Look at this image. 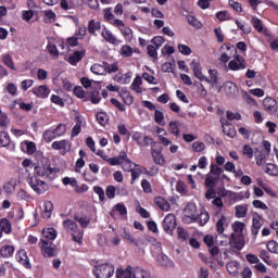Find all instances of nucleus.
I'll return each mask as SVG.
<instances>
[{
    "mask_svg": "<svg viewBox=\"0 0 278 278\" xmlns=\"http://www.w3.org/2000/svg\"><path fill=\"white\" fill-rule=\"evenodd\" d=\"M243 155H247L249 157V160H251V157H253V148H251V146L247 144L243 147Z\"/></svg>",
    "mask_w": 278,
    "mask_h": 278,
    "instance_id": "nucleus-64",
    "label": "nucleus"
},
{
    "mask_svg": "<svg viewBox=\"0 0 278 278\" xmlns=\"http://www.w3.org/2000/svg\"><path fill=\"white\" fill-rule=\"evenodd\" d=\"M192 149L197 153H201V151L205 150V143H203L201 141H195V142L192 143Z\"/></svg>",
    "mask_w": 278,
    "mask_h": 278,
    "instance_id": "nucleus-54",
    "label": "nucleus"
},
{
    "mask_svg": "<svg viewBox=\"0 0 278 278\" xmlns=\"http://www.w3.org/2000/svg\"><path fill=\"white\" fill-rule=\"evenodd\" d=\"M119 164L122 165L123 170H125L126 173H131L134 170V166H138L136 165V163H132L129 159L126 161H121Z\"/></svg>",
    "mask_w": 278,
    "mask_h": 278,
    "instance_id": "nucleus-29",
    "label": "nucleus"
},
{
    "mask_svg": "<svg viewBox=\"0 0 278 278\" xmlns=\"http://www.w3.org/2000/svg\"><path fill=\"white\" fill-rule=\"evenodd\" d=\"M216 17L218 21H229L231 18V15L227 11H222L216 14Z\"/></svg>",
    "mask_w": 278,
    "mask_h": 278,
    "instance_id": "nucleus-59",
    "label": "nucleus"
},
{
    "mask_svg": "<svg viewBox=\"0 0 278 278\" xmlns=\"http://www.w3.org/2000/svg\"><path fill=\"white\" fill-rule=\"evenodd\" d=\"M104 71H106V73H117L118 71V63H113V64H105L104 66Z\"/></svg>",
    "mask_w": 278,
    "mask_h": 278,
    "instance_id": "nucleus-57",
    "label": "nucleus"
},
{
    "mask_svg": "<svg viewBox=\"0 0 278 278\" xmlns=\"http://www.w3.org/2000/svg\"><path fill=\"white\" fill-rule=\"evenodd\" d=\"M208 175H213L215 177H219L220 178V175H223V168L219 167L218 165L212 163L211 167H210Z\"/></svg>",
    "mask_w": 278,
    "mask_h": 278,
    "instance_id": "nucleus-36",
    "label": "nucleus"
},
{
    "mask_svg": "<svg viewBox=\"0 0 278 278\" xmlns=\"http://www.w3.org/2000/svg\"><path fill=\"white\" fill-rule=\"evenodd\" d=\"M198 223L200 227H204V225H207V223H210V213H207L206 211L201 212L198 216Z\"/></svg>",
    "mask_w": 278,
    "mask_h": 278,
    "instance_id": "nucleus-28",
    "label": "nucleus"
},
{
    "mask_svg": "<svg viewBox=\"0 0 278 278\" xmlns=\"http://www.w3.org/2000/svg\"><path fill=\"white\" fill-rule=\"evenodd\" d=\"M54 134L56 137L64 136V134H66V125L59 124L54 129Z\"/></svg>",
    "mask_w": 278,
    "mask_h": 278,
    "instance_id": "nucleus-51",
    "label": "nucleus"
},
{
    "mask_svg": "<svg viewBox=\"0 0 278 278\" xmlns=\"http://www.w3.org/2000/svg\"><path fill=\"white\" fill-rule=\"evenodd\" d=\"M99 29H101V22H94V20L89 21V24H88L89 34H96V31H99Z\"/></svg>",
    "mask_w": 278,
    "mask_h": 278,
    "instance_id": "nucleus-33",
    "label": "nucleus"
},
{
    "mask_svg": "<svg viewBox=\"0 0 278 278\" xmlns=\"http://www.w3.org/2000/svg\"><path fill=\"white\" fill-rule=\"evenodd\" d=\"M134 267L128 266L126 269H117L116 270V278H134Z\"/></svg>",
    "mask_w": 278,
    "mask_h": 278,
    "instance_id": "nucleus-24",
    "label": "nucleus"
},
{
    "mask_svg": "<svg viewBox=\"0 0 278 278\" xmlns=\"http://www.w3.org/2000/svg\"><path fill=\"white\" fill-rule=\"evenodd\" d=\"M47 50L50 53V55H53V58L60 56V51H58V47H55V45L49 43L47 46Z\"/></svg>",
    "mask_w": 278,
    "mask_h": 278,
    "instance_id": "nucleus-49",
    "label": "nucleus"
},
{
    "mask_svg": "<svg viewBox=\"0 0 278 278\" xmlns=\"http://www.w3.org/2000/svg\"><path fill=\"white\" fill-rule=\"evenodd\" d=\"M154 122L157 123V125H165L164 113L162 111H159V110L154 111Z\"/></svg>",
    "mask_w": 278,
    "mask_h": 278,
    "instance_id": "nucleus-44",
    "label": "nucleus"
},
{
    "mask_svg": "<svg viewBox=\"0 0 278 278\" xmlns=\"http://www.w3.org/2000/svg\"><path fill=\"white\" fill-rule=\"evenodd\" d=\"M178 51H180L182 55H190L192 53L190 47L186 45H178Z\"/></svg>",
    "mask_w": 278,
    "mask_h": 278,
    "instance_id": "nucleus-63",
    "label": "nucleus"
},
{
    "mask_svg": "<svg viewBox=\"0 0 278 278\" xmlns=\"http://www.w3.org/2000/svg\"><path fill=\"white\" fill-rule=\"evenodd\" d=\"M122 238H124V240H127V242H130V244H134L136 240V238H134V236H131L125 228L122 230Z\"/></svg>",
    "mask_w": 278,
    "mask_h": 278,
    "instance_id": "nucleus-53",
    "label": "nucleus"
},
{
    "mask_svg": "<svg viewBox=\"0 0 278 278\" xmlns=\"http://www.w3.org/2000/svg\"><path fill=\"white\" fill-rule=\"evenodd\" d=\"M106 197L108 199H114L116 197V187L110 185L106 188Z\"/></svg>",
    "mask_w": 278,
    "mask_h": 278,
    "instance_id": "nucleus-60",
    "label": "nucleus"
},
{
    "mask_svg": "<svg viewBox=\"0 0 278 278\" xmlns=\"http://www.w3.org/2000/svg\"><path fill=\"white\" fill-rule=\"evenodd\" d=\"M2 62L5 64V66H8V68L14 71V61L10 54H2Z\"/></svg>",
    "mask_w": 278,
    "mask_h": 278,
    "instance_id": "nucleus-40",
    "label": "nucleus"
},
{
    "mask_svg": "<svg viewBox=\"0 0 278 278\" xmlns=\"http://www.w3.org/2000/svg\"><path fill=\"white\" fill-rule=\"evenodd\" d=\"M156 261L160 266H165V268L173 266V261L164 253L159 254Z\"/></svg>",
    "mask_w": 278,
    "mask_h": 278,
    "instance_id": "nucleus-22",
    "label": "nucleus"
},
{
    "mask_svg": "<svg viewBox=\"0 0 278 278\" xmlns=\"http://www.w3.org/2000/svg\"><path fill=\"white\" fill-rule=\"evenodd\" d=\"M96 278H110L114 275V265L111 263H104L98 265L93 269Z\"/></svg>",
    "mask_w": 278,
    "mask_h": 278,
    "instance_id": "nucleus-4",
    "label": "nucleus"
},
{
    "mask_svg": "<svg viewBox=\"0 0 278 278\" xmlns=\"http://www.w3.org/2000/svg\"><path fill=\"white\" fill-rule=\"evenodd\" d=\"M224 92L227 94V97H238V86L236 83L226 81L224 84Z\"/></svg>",
    "mask_w": 278,
    "mask_h": 278,
    "instance_id": "nucleus-11",
    "label": "nucleus"
},
{
    "mask_svg": "<svg viewBox=\"0 0 278 278\" xmlns=\"http://www.w3.org/2000/svg\"><path fill=\"white\" fill-rule=\"evenodd\" d=\"M177 227V218L173 214H168L165 216L163 220V228L166 233H169V236L173 235V231H175Z\"/></svg>",
    "mask_w": 278,
    "mask_h": 278,
    "instance_id": "nucleus-6",
    "label": "nucleus"
},
{
    "mask_svg": "<svg viewBox=\"0 0 278 278\" xmlns=\"http://www.w3.org/2000/svg\"><path fill=\"white\" fill-rule=\"evenodd\" d=\"M154 203L155 205H157V207H160V210H162L163 212H168V210H170V204L168 203V201H166L164 198L159 197L154 199Z\"/></svg>",
    "mask_w": 278,
    "mask_h": 278,
    "instance_id": "nucleus-23",
    "label": "nucleus"
},
{
    "mask_svg": "<svg viewBox=\"0 0 278 278\" xmlns=\"http://www.w3.org/2000/svg\"><path fill=\"white\" fill-rule=\"evenodd\" d=\"M244 227H245V225L242 222H235L232 224V229L238 235H242V231H244Z\"/></svg>",
    "mask_w": 278,
    "mask_h": 278,
    "instance_id": "nucleus-47",
    "label": "nucleus"
},
{
    "mask_svg": "<svg viewBox=\"0 0 278 278\" xmlns=\"http://www.w3.org/2000/svg\"><path fill=\"white\" fill-rule=\"evenodd\" d=\"M102 38H104V40L106 42H110L111 45H121V40L115 38L112 31H110L108 28H104V30H102Z\"/></svg>",
    "mask_w": 278,
    "mask_h": 278,
    "instance_id": "nucleus-15",
    "label": "nucleus"
},
{
    "mask_svg": "<svg viewBox=\"0 0 278 278\" xmlns=\"http://www.w3.org/2000/svg\"><path fill=\"white\" fill-rule=\"evenodd\" d=\"M263 225L264 224L262 223V216L260 215L254 216L252 219V235L257 236Z\"/></svg>",
    "mask_w": 278,
    "mask_h": 278,
    "instance_id": "nucleus-14",
    "label": "nucleus"
},
{
    "mask_svg": "<svg viewBox=\"0 0 278 278\" xmlns=\"http://www.w3.org/2000/svg\"><path fill=\"white\" fill-rule=\"evenodd\" d=\"M141 84H142V78L140 76H137L130 86L131 90H135L138 93L142 92V88H140Z\"/></svg>",
    "mask_w": 278,
    "mask_h": 278,
    "instance_id": "nucleus-39",
    "label": "nucleus"
},
{
    "mask_svg": "<svg viewBox=\"0 0 278 278\" xmlns=\"http://www.w3.org/2000/svg\"><path fill=\"white\" fill-rule=\"evenodd\" d=\"M225 227H229V222L227 220L225 215H220L219 219L216 223L217 233H225Z\"/></svg>",
    "mask_w": 278,
    "mask_h": 278,
    "instance_id": "nucleus-19",
    "label": "nucleus"
},
{
    "mask_svg": "<svg viewBox=\"0 0 278 278\" xmlns=\"http://www.w3.org/2000/svg\"><path fill=\"white\" fill-rule=\"evenodd\" d=\"M55 138H58L55 130H46L43 132V140H46V142H51L52 140H55Z\"/></svg>",
    "mask_w": 278,
    "mask_h": 278,
    "instance_id": "nucleus-45",
    "label": "nucleus"
},
{
    "mask_svg": "<svg viewBox=\"0 0 278 278\" xmlns=\"http://www.w3.org/2000/svg\"><path fill=\"white\" fill-rule=\"evenodd\" d=\"M208 73L211 77H205L204 81H207V84H218V72L216 70H210Z\"/></svg>",
    "mask_w": 278,
    "mask_h": 278,
    "instance_id": "nucleus-34",
    "label": "nucleus"
},
{
    "mask_svg": "<svg viewBox=\"0 0 278 278\" xmlns=\"http://www.w3.org/2000/svg\"><path fill=\"white\" fill-rule=\"evenodd\" d=\"M177 233H178L179 240H187L188 238H190V235L188 233V231H186V229H184L182 227L177 228Z\"/></svg>",
    "mask_w": 278,
    "mask_h": 278,
    "instance_id": "nucleus-52",
    "label": "nucleus"
},
{
    "mask_svg": "<svg viewBox=\"0 0 278 278\" xmlns=\"http://www.w3.org/2000/svg\"><path fill=\"white\" fill-rule=\"evenodd\" d=\"M220 181L219 176H214L212 174H207L205 178L204 186L206 188H216V185Z\"/></svg>",
    "mask_w": 278,
    "mask_h": 278,
    "instance_id": "nucleus-17",
    "label": "nucleus"
},
{
    "mask_svg": "<svg viewBox=\"0 0 278 278\" xmlns=\"http://www.w3.org/2000/svg\"><path fill=\"white\" fill-rule=\"evenodd\" d=\"M184 213L186 214V216H189V217H198L197 216V206L194 204H188L185 207Z\"/></svg>",
    "mask_w": 278,
    "mask_h": 278,
    "instance_id": "nucleus-35",
    "label": "nucleus"
},
{
    "mask_svg": "<svg viewBox=\"0 0 278 278\" xmlns=\"http://www.w3.org/2000/svg\"><path fill=\"white\" fill-rule=\"evenodd\" d=\"M43 21L45 23H55V13L53 11H45Z\"/></svg>",
    "mask_w": 278,
    "mask_h": 278,
    "instance_id": "nucleus-46",
    "label": "nucleus"
},
{
    "mask_svg": "<svg viewBox=\"0 0 278 278\" xmlns=\"http://www.w3.org/2000/svg\"><path fill=\"white\" fill-rule=\"evenodd\" d=\"M33 92L36 94V97H40L41 99H47L49 97V87L41 85L35 89H33Z\"/></svg>",
    "mask_w": 278,
    "mask_h": 278,
    "instance_id": "nucleus-20",
    "label": "nucleus"
},
{
    "mask_svg": "<svg viewBox=\"0 0 278 278\" xmlns=\"http://www.w3.org/2000/svg\"><path fill=\"white\" fill-rule=\"evenodd\" d=\"M0 229L4 231V233H10L12 231V224L8 218H3L0 220Z\"/></svg>",
    "mask_w": 278,
    "mask_h": 278,
    "instance_id": "nucleus-31",
    "label": "nucleus"
},
{
    "mask_svg": "<svg viewBox=\"0 0 278 278\" xmlns=\"http://www.w3.org/2000/svg\"><path fill=\"white\" fill-rule=\"evenodd\" d=\"M148 54L150 55V58H153V60H157V48L149 45L148 46Z\"/></svg>",
    "mask_w": 278,
    "mask_h": 278,
    "instance_id": "nucleus-62",
    "label": "nucleus"
},
{
    "mask_svg": "<svg viewBox=\"0 0 278 278\" xmlns=\"http://www.w3.org/2000/svg\"><path fill=\"white\" fill-rule=\"evenodd\" d=\"M152 157L155 164H159L160 166H164V164H166L164 155H162V152L160 150L152 149Z\"/></svg>",
    "mask_w": 278,
    "mask_h": 278,
    "instance_id": "nucleus-26",
    "label": "nucleus"
},
{
    "mask_svg": "<svg viewBox=\"0 0 278 278\" xmlns=\"http://www.w3.org/2000/svg\"><path fill=\"white\" fill-rule=\"evenodd\" d=\"M113 208L115 210V212H118L121 216L127 215V207H125L122 203L116 204L115 206H113Z\"/></svg>",
    "mask_w": 278,
    "mask_h": 278,
    "instance_id": "nucleus-56",
    "label": "nucleus"
},
{
    "mask_svg": "<svg viewBox=\"0 0 278 278\" xmlns=\"http://www.w3.org/2000/svg\"><path fill=\"white\" fill-rule=\"evenodd\" d=\"M28 185L37 194H45L49 190V185L45 180L38 179V176H29L27 178Z\"/></svg>",
    "mask_w": 278,
    "mask_h": 278,
    "instance_id": "nucleus-3",
    "label": "nucleus"
},
{
    "mask_svg": "<svg viewBox=\"0 0 278 278\" xmlns=\"http://www.w3.org/2000/svg\"><path fill=\"white\" fill-rule=\"evenodd\" d=\"M16 260L20 264H23L25 268H31V263H29V256L25 250H20L16 254Z\"/></svg>",
    "mask_w": 278,
    "mask_h": 278,
    "instance_id": "nucleus-13",
    "label": "nucleus"
},
{
    "mask_svg": "<svg viewBox=\"0 0 278 278\" xmlns=\"http://www.w3.org/2000/svg\"><path fill=\"white\" fill-rule=\"evenodd\" d=\"M63 227L65 231L71 233L74 242L81 244V241L84 240V230H79V227H77V223H75L73 219L67 218L63 222Z\"/></svg>",
    "mask_w": 278,
    "mask_h": 278,
    "instance_id": "nucleus-2",
    "label": "nucleus"
},
{
    "mask_svg": "<svg viewBox=\"0 0 278 278\" xmlns=\"http://www.w3.org/2000/svg\"><path fill=\"white\" fill-rule=\"evenodd\" d=\"M24 144L26 146V151L29 155H34V153H36V143L31 141H24Z\"/></svg>",
    "mask_w": 278,
    "mask_h": 278,
    "instance_id": "nucleus-50",
    "label": "nucleus"
},
{
    "mask_svg": "<svg viewBox=\"0 0 278 278\" xmlns=\"http://www.w3.org/2000/svg\"><path fill=\"white\" fill-rule=\"evenodd\" d=\"M223 131L228 138H236V127L231 125L230 123H222Z\"/></svg>",
    "mask_w": 278,
    "mask_h": 278,
    "instance_id": "nucleus-18",
    "label": "nucleus"
},
{
    "mask_svg": "<svg viewBox=\"0 0 278 278\" xmlns=\"http://www.w3.org/2000/svg\"><path fill=\"white\" fill-rule=\"evenodd\" d=\"M0 253L2 257H12V255H14V247L4 245L1 248Z\"/></svg>",
    "mask_w": 278,
    "mask_h": 278,
    "instance_id": "nucleus-30",
    "label": "nucleus"
},
{
    "mask_svg": "<svg viewBox=\"0 0 278 278\" xmlns=\"http://www.w3.org/2000/svg\"><path fill=\"white\" fill-rule=\"evenodd\" d=\"M248 208L243 205L236 206V216L237 218H244L247 216Z\"/></svg>",
    "mask_w": 278,
    "mask_h": 278,
    "instance_id": "nucleus-43",
    "label": "nucleus"
},
{
    "mask_svg": "<svg viewBox=\"0 0 278 278\" xmlns=\"http://www.w3.org/2000/svg\"><path fill=\"white\" fill-rule=\"evenodd\" d=\"M86 58V50L75 51L67 59V62L72 64V66H77L78 62H81Z\"/></svg>",
    "mask_w": 278,
    "mask_h": 278,
    "instance_id": "nucleus-10",
    "label": "nucleus"
},
{
    "mask_svg": "<svg viewBox=\"0 0 278 278\" xmlns=\"http://www.w3.org/2000/svg\"><path fill=\"white\" fill-rule=\"evenodd\" d=\"M121 55H123V58H131V55H134V49L130 46H123L119 50Z\"/></svg>",
    "mask_w": 278,
    "mask_h": 278,
    "instance_id": "nucleus-38",
    "label": "nucleus"
},
{
    "mask_svg": "<svg viewBox=\"0 0 278 278\" xmlns=\"http://www.w3.org/2000/svg\"><path fill=\"white\" fill-rule=\"evenodd\" d=\"M263 108L268 114H275L278 110L277 100L271 97H267L263 100Z\"/></svg>",
    "mask_w": 278,
    "mask_h": 278,
    "instance_id": "nucleus-8",
    "label": "nucleus"
},
{
    "mask_svg": "<svg viewBox=\"0 0 278 278\" xmlns=\"http://www.w3.org/2000/svg\"><path fill=\"white\" fill-rule=\"evenodd\" d=\"M43 238L41 240H48V242H51V240H55L58 238V232L53 228H47L42 230Z\"/></svg>",
    "mask_w": 278,
    "mask_h": 278,
    "instance_id": "nucleus-21",
    "label": "nucleus"
},
{
    "mask_svg": "<svg viewBox=\"0 0 278 278\" xmlns=\"http://www.w3.org/2000/svg\"><path fill=\"white\" fill-rule=\"evenodd\" d=\"M93 192L98 194L100 201H105V191L103 190V188L96 186L93 187Z\"/></svg>",
    "mask_w": 278,
    "mask_h": 278,
    "instance_id": "nucleus-55",
    "label": "nucleus"
},
{
    "mask_svg": "<svg viewBox=\"0 0 278 278\" xmlns=\"http://www.w3.org/2000/svg\"><path fill=\"white\" fill-rule=\"evenodd\" d=\"M132 278H155V277L151 275V271L146 270L140 266H137L132 268Z\"/></svg>",
    "mask_w": 278,
    "mask_h": 278,
    "instance_id": "nucleus-12",
    "label": "nucleus"
},
{
    "mask_svg": "<svg viewBox=\"0 0 278 278\" xmlns=\"http://www.w3.org/2000/svg\"><path fill=\"white\" fill-rule=\"evenodd\" d=\"M10 144V135L5 131L0 132V147H8Z\"/></svg>",
    "mask_w": 278,
    "mask_h": 278,
    "instance_id": "nucleus-42",
    "label": "nucleus"
},
{
    "mask_svg": "<svg viewBox=\"0 0 278 278\" xmlns=\"http://www.w3.org/2000/svg\"><path fill=\"white\" fill-rule=\"evenodd\" d=\"M39 248L43 257H55L58 255V250L52 241L40 239Z\"/></svg>",
    "mask_w": 278,
    "mask_h": 278,
    "instance_id": "nucleus-5",
    "label": "nucleus"
},
{
    "mask_svg": "<svg viewBox=\"0 0 278 278\" xmlns=\"http://www.w3.org/2000/svg\"><path fill=\"white\" fill-rule=\"evenodd\" d=\"M267 250L270 253H278V243H277V241H269L267 243Z\"/></svg>",
    "mask_w": 278,
    "mask_h": 278,
    "instance_id": "nucleus-61",
    "label": "nucleus"
},
{
    "mask_svg": "<svg viewBox=\"0 0 278 278\" xmlns=\"http://www.w3.org/2000/svg\"><path fill=\"white\" fill-rule=\"evenodd\" d=\"M53 175H55V169L51 167V161L47 157H41L39 163L34 167V177L53 179Z\"/></svg>",
    "mask_w": 278,
    "mask_h": 278,
    "instance_id": "nucleus-1",
    "label": "nucleus"
},
{
    "mask_svg": "<svg viewBox=\"0 0 278 278\" xmlns=\"http://www.w3.org/2000/svg\"><path fill=\"white\" fill-rule=\"evenodd\" d=\"M122 34L126 38V40H131L134 38V31L129 27H124L122 29Z\"/></svg>",
    "mask_w": 278,
    "mask_h": 278,
    "instance_id": "nucleus-58",
    "label": "nucleus"
},
{
    "mask_svg": "<svg viewBox=\"0 0 278 278\" xmlns=\"http://www.w3.org/2000/svg\"><path fill=\"white\" fill-rule=\"evenodd\" d=\"M229 244H233L238 251H242V249H244V235H236L232 232L230 235Z\"/></svg>",
    "mask_w": 278,
    "mask_h": 278,
    "instance_id": "nucleus-7",
    "label": "nucleus"
},
{
    "mask_svg": "<svg viewBox=\"0 0 278 278\" xmlns=\"http://www.w3.org/2000/svg\"><path fill=\"white\" fill-rule=\"evenodd\" d=\"M190 66L193 71L194 77H197V79H199L200 81H205V76L201 72V64L193 61L191 62Z\"/></svg>",
    "mask_w": 278,
    "mask_h": 278,
    "instance_id": "nucleus-16",
    "label": "nucleus"
},
{
    "mask_svg": "<svg viewBox=\"0 0 278 278\" xmlns=\"http://www.w3.org/2000/svg\"><path fill=\"white\" fill-rule=\"evenodd\" d=\"M96 118H97L98 123L102 126L108 125V121H110V118L108 117V113H105V112L97 113Z\"/></svg>",
    "mask_w": 278,
    "mask_h": 278,
    "instance_id": "nucleus-37",
    "label": "nucleus"
},
{
    "mask_svg": "<svg viewBox=\"0 0 278 278\" xmlns=\"http://www.w3.org/2000/svg\"><path fill=\"white\" fill-rule=\"evenodd\" d=\"M75 220L77 223H79L80 227H83V229H86V227H88V225H90V218L88 217H81L79 215H75Z\"/></svg>",
    "mask_w": 278,
    "mask_h": 278,
    "instance_id": "nucleus-41",
    "label": "nucleus"
},
{
    "mask_svg": "<svg viewBox=\"0 0 278 278\" xmlns=\"http://www.w3.org/2000/svg\"><path fill=\"white\" fill-rule=\"evenodd\" d=\"M228 67L230 71H244V68H247V64H244L242 56L237 55L236 60L229 62Z\"/></svg>",
    "mask_w": 278,
    "mask_h": 278,
    "instance_id": "nucleus-9",
    "label": "nucleus"
},
{
    "mask_svg": "<svg viewBox=\"0 0 278 278\" xmlns=\"http://www.w3.org/2000/svg\"><path fill=\"white\" fill-rule=\"evenodd\" d=\"M53 213V202L47 201L45 202V208L41 213L42 218H51V214Z\"/></svg>",
    "mask_w": 278,
    "mask_h": 278,
    "instance_id": "nucleus-27",
    "label": "nucleus"
},
{
    "mask_svg": "<svg viewBox=\"0 0 278 278\" xmlns=\"http://www.w3.org/2000/svg\"><path fill=\"white\" fill-rule=\"evenodd\" d=\"M168 131L176 138H179V136H181V131L179 130V122L177 121L169 122Z\"/></svg>",
    "mask_w": 278,
    "mask_h": 278,
    "instance_id": "nucleus-25",
    "label": "nucleus"
},
{
    "mask_svg": "<svg viewBox=\"0 0 278 278\" xmlns=\"http://www.w3.org/2000/svg\"><path fill=\"white\" fill-rule=\"evenodd\" d=\"M251 23H252L254 29H256L257 31H262V29H263L262 20H260L255 16H252L251 17Z\"/></svg>",
    "mask_w": 278,
    "mask_h": 278,
    "instance_id": "nucleus-48",
    "label": "nucleus"
},
{
    "mask_svg": "<svg viewBox=\"0 0 278 278\" xmlns=\"http://www.w3.org/2000/svg\"><path fill=\"white\" fill-rule=\"evenodd\" d=\"M66 147H68V140H61L52 142V149L55 151L64 150L66 151Z\"/></svg>",
    "mask_w": 278,
    "mask_h": 278,
    "instance_id": "nucleus-32",
    "label": "nucleus"
}]
</instances>
